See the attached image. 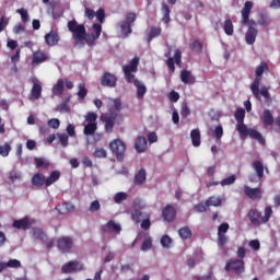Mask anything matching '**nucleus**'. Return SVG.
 Returning a JSON list of instances; mask_svg holds the SVG:
<instances>
[{"mask_svg": "<svg viewBox=\"0 0 280 280\" xmlns=\"http://www.w3.org/2000/svg\"><path fill=\"white\" fill-rule=\"evenodd\" d=\"M272 215L273 210L271 206H266V208L264 209V217L262 212L259 211L258 208H250V210H248L247 212V219L249 220L250 224L256 228H259L262 224H267Z\"/></svg>", "mask_w": 280, "mask_h": 280, "instance_id": "nucleus-1", "label": "nucleus"}, {"mask_svg": "<svg viewBox=\"0 0 280 280\" xmlns=\"http://www.w3.org/2000/svg\"><path fill=\"white\" fill-rule=\"evenodd\" d=\"M97 131V122H88L83 128L84 136H93Z\"/></svg>", "mask_w": 280, "mask_h": 280, "instance_id": "nucleus-37", "label": "nucleus"}, {"mask_svg": "<svg viewBox=\"0 0 280 280\" xmlns=\"http://www.w3.org/2000/svg\"><path fill=\"white\" fill-rule=\"evenodd\" d=\"M246 133H240L242 138L249 136L252 139L257 140L259 144H266V138L262 136L260 131H258L257 129H249L248 126H246Z\"/></svg>", "mask_w": 280, "mask_h": 280, "instance_id": "nucleus-17", "label": "nucleus"}, {"mask_svg": "<svg viewBox=\"0 0 280 280\" xmlns=\"http://www.w3.org/2000/svg\"><path fill=\"white\" fill-rule=\"evenodd\" d=\"M182 59H183V52L180 49H175L174 57L167 58L166 66L172 73L176 71L175 63L177 67L182 68V65H183Z\"/></svg>", "mask_w": 280, "mask_h": 280, "instance_id": "nucleus-12", "label": "nucleus"}, {"mask_svg": "<svg viewBox=\"0 0 280 280\" xmlns=\"http://www.w3.org/2000/svg\"><path fill=\"white\" fill-rule=\"evenodd\" d=\"M43 88L39 83H33L31 89V96L30 98L33 101L39 100L42 96Z\"/></svg>", "mask_w": 280, "mask_h": 280, "instance_id": "nucleus-30", "label": "nucleus"}, {"mask_svg": "<svg viewBox=\"0 0 280 280\" xmlns=\"http://www.w3.org/2000/svg\"><path fill=\"white\" fill-rule=\"evenodd\" d=\"M102 233H120L121 232V225L119 223L114 222L113 220L107 221L105 225H102L101 228Z\"/></svg>", "mask_w": 280, "mask_h": 280, "instance_id": "nucleus-18", "label": "nucleus"}, {"mask_svg": "<svg viewBox=\"0 0 280 280\" xmlns=\"http://www.w3.org/2000/svg\"><path fill=\"white\" fill-rule=\"evenodd\" d=\"M224 270L226 272H232L236 276H241L242 273L245 272L246 267H245V261L241 259H230L225 267Z\"/></svg>", "mask_w": 280, "mask_h": 280, "instance_id": "nucleus-9", "label": "nucleus"}, {"mask_svg": "<svg viewBox=\"0 0 280 280\" xmlns=\"http://www.w3.org/2000/svg\"><path fill=\"white\" fill-rule=\"evenodd\" d=\"M190 114H191V110H190L188 104L187 103H183L182 104V108H180V116L183 118H188L190 116Z\"/></svg>", "mask_w": 280, "mask_h": 280, "instance_id": "nucleus-56", "label": "nucleus"}, {"mask_svg": "<svg viewBox=\"0 0 280 280\" xmlns=\"http://www.w3.org/2000/svg\"><path fill=\"white\" fill-rule=\"evenodd\" d=\"M236 120V130L240 135H247V125L245 124L246 110L243 107L236 108L234 113Z\"/></svg>", "mask_w": 280, "mask_h": 280, "instance_id": "nucleus-10", "label": "nucleus"}, {"mask_svg": "<svg viewBox=\"0 0 280 280\" xmlns=\"http://www.w3.org/2000/svg\"><path fill=\"white\" fill-rule=\"evenodd\" d=\"M229 243V236L226 234H218V246L224 247Z\"/></svg>", "mask_w": 280, "mask_h": 280, "instance_id": "nucleus-58", "label": "nucleus"}, {"mask_svg": "<svg viewBox=\"0 0 280 280\" xmlns=\"http://www.w3.org/2000/svg\"><path fill=\"white\" fill-rule=\"evenodd\" d=\"M101 119L103 122H105V131L113 132L116 122V116L114 114L102 115Z\"/></svg>", "mask_w": 280, "mask_h": 280, "instance_id": "nucleus-20", "label": "nucleus"}, {"mask_svg": "<svg viewBox=\"0 0 280 280\" xmlns=\"http://www.w3.org/2000/svg\"><path fill=\"white\" fill-rule=\"evenodd\" d=\"M60 42V35L56 31L45 34V43L49 47L57 46Z\"/></svg>", "mask_w": 280, "mask_h": 280, "instance_id": "nucleus-19", "label": "nucleus"}, {"mask_svg": "<svg viewBox=\"0 0 280 280\" xmlns=\"http://www.w3.org/2000/svg\"><path fill=\"white\" fill-rule=\"evenodd\" d=\"M145 215H149V212H142L141 210H133V212L131 214V219L133 222L139 224L141 221H143Z\"/></svg>", "mask_w": 280, "mask_h": 280, "instance_id": "nucleus-38", "label": "nucleus"}, {"mask_svg": "<svg viewBox=\"0 0 280 280\" xmlns=\"http://www.w3.org/2000/svg\"><path fill=\"white\" fill-rule=\"evenodd\" d=\"M118 27H119V31H120V37L122 39L125 38H128L129 35L132 34V25H130L128 22L126 21H120L118 22Z\"/></svg>", "mask_w": 280, "mask_h": 280, "instance_id": "nucleus-21", "label": "nucleus"}, {"mask_svg": "<svg viewBox=\"0 0 280 280\" xmlns=\"http://www.w3.org/2000/svg\"><path fill=\"white\" fill-rule=\"evenodd\" d=\"M162 14H163V18H162V22L164 24H170L171 22V9H170V5L166 4V3H162Z\"/></svg>", "mask_w": 280, "mask_h": 280, "instance_id": "nucleus-36", "label": "nucleus"}, {"mask_svg": "<svg viewBox=\"0 0 280 280\" xmlns=\"http://www.w3.org/2000/svg\"><path fill=\"white\" fill-rule=\"evenodd\" d=\"M160 243L163 248L170 249L173 245V240L171 238V236H167V234H164L161 237Z\"/></svg>", "mask_w": 280, "mask_h": 280, "instance_id": "nucleus-44", "label": "nucleus"}, {"mask_svg": "<svg viewBox=\"0 0 280 280\" xmlns=\"http://www.w3.org/2000/svg\"><path fill=\"white\" fill-rule=\"evenodd\" d=\"M47 125L52 129H59L60 120L58 118H50L48 119Z\"/></svg>", "mask_w": 280, "mask_h": 280, "instance_id": "nucleus-61", "label": "nucleus"}, {"mask_svg": "<svg viewBox=\"0 0 280 280\" xmlns=\"http://www.w3.org/2000/svg\"><path fill=\"white\" fill-rule=\"evenodd\" d=\"M57 136L61 147L67 148L69 145V136L67 133H57Z\"/></svg>", "mask_w": 280, "mask_h": 280, "instance_id": "nucleus-53", "label": "nucleus"}, {"mask_svg": "<svg viewBox=\"0 0 280 280\" xmlns=\"http://www.w3.org/2000/svg\"><path fill=\"white\" fill-rule=\"evenodd\" d=\"M237 180L236 175H230L220 182L222 187L234 185Z\"/></svg>", "mask_w": 280, "mask_h": 280, "instance_id": "nucleus-47", "label": "nucleus"}, {"mask_svg": "<svg viewBox=\"0 0 280 280\" xmlns=\"http://www.w3.org/2000/svg\"><path fill=\"white\" fill-rule=\"evenodd\" d=\"M190 139L195 148H199L201 145V131L199 128L191 129Z\"/></svg>", "mask_w": 280, "mask_h": 280, "instance_id": "nucleus-29", "label": "nucleus"}, {"mask_svg": "<svg viewBox=\"0 0 280 280\" xmlns=\"http://www.w3.org/2000/svg\"><path fill=\"white\" fill-rule=\"evenodd\" d=\"M230 230V224L229 223H221L218 228V235H225Z\"/></svg>", "mask_w": 280, "mask_h": 280, "instance_id": "nucleus-62", "label": "nucleus"}, {"mask_svg": "<svg viewBox=\"0 0 280 280\" xmlns=\"http://www.w3.org/2000/svg\"><path fill=\"white\" fill-rule=\"evenodd\" d=\"M73 247V240L71 236H60L57 241V248L62 254L70 253Z\"/></svg>", "mask_w": 280, "mask_h": 280, "instance_id": "nucleus-13", "label": "nucleus"}, {"mask_svg": "<svg viewBox=\"0 0 280 280\" xmlns=\"http://www.w3.org/2000/svg\"><path fill=\"white\" fill-rule=\"evenodd\" d=\"M47 237L46 232L42 228H33V238L36 241H45Z\"/></svg>", "mask_w": 280, "mask_h": 280, "instance_id": "nucleus-39", "label": "nucleus"}, {"mask_svg": "<svg viewBox=\"0 0 280 280\" xmlns=\"http://www.w3.org/2000/svg\"><path fill=\"white\" fill-rule=\"evenodd\" d=\"M92 31H93V34L95 35V37L100 38L101 35H102V32H103V26L102 24L100 23H94L92 25Z\"/></svg>", "mask_w": 280, "mask_h": 280, "instance_id": "nucleus-57", "label": "nucleus"}, {"mask_svg": "<svg viewBox=\"0 0 280 280\" xmlns=\"http://www.w3.org/2000/svg\"><path fill=\"white\" fill-rule=\"evenodd\" d=\"M224 33L228 36H233L234 35V24L231 19H226L224 21V26H223Z\"/></svg>", "mask_w": 280, "mask_h": 280, "instance_id": "nucleus-40", "label": "nucleus"}, {"mask_svg": "<svg viewBox=\"0 0 280 280\" xmlns=\"http://www.w3.org/2000/svg\"><path fill=\"white\" fill-rule=\"evenodd\" d=\"M222 199L220 197H209L206 201V207H221Z\"/></svg>", "mask_w": 280, "mask_h": 280, "instance_id": "nucleus-43", "label": "nucleus"}, {"mask_svg": "<svg viewBox=\"0 0 280 280\" xmlns=\"http://www.w3.org/2000/svg\"><path fill=\"white\" fill-rule=\"evenodd\" d=\"M46 61H49V57L40 51V50H37V51H34L33 52V57H32V63L33 65H40V63H44Z\"/></svg>", "mask_w": 280, "mask_h": 280, "instance_id": "nucleus-27", "label": "nucleus"}, {"mask_svg": "<svg viewBox=\"0 0 280 280\" xmlns=\"http://www.w3.org/2000/svg\"><path fill=\"white\" fill-rule=\"evenodd\" d=\"M78 97L79 100H84L88 96L89 90L85 88V83H80L78 85Z\"/></svg>", "mask_w": 280, "mask_h": 280, "instance_id": "nucleus-45", "label": "nucleus"}, {"mask_svg": "<svg viewBox=\"0 0 280 280\" xmlns=\"http://www.w3.org/2000/svg\"><path fill=\"white\" fill-rule=\"evenodd\" d=\"M140 63V58L135 56L128 65L122 67L125 80L129 84H136V81H139L133 73L138 72V67Z\"/></svg>", "mask_w": 280, "mask_h": 280, "instance_id": "nucleus-5", "label": "nucleus"}, {"mask_svg": "<svg viewBox=\"0 0 280 280\" xmlns=\"http://www.w3.org/2000/svg\"><path fill=\"white\" fill-rule=\"evenodd\" d=\"M252 168L254 170L256 175L254 173H250V175H248L249 183H258L262 180V178L265 177V171L267 174H269L268 166H265L264 162H261L260 160H255L254 162H252Z\"/></svg>", "mask_w": 280, "mask_h": 280, "instance_id": "nucleus-6", "label": "nucleus"}, {"mask_svg": "<svg viewBox=\"0 0 280 280\" xmlns=\"http://www.w3.org/2000/svg\"><path fill=\"white\" fill-rule=\"evenodd\" d=\"M177 218V210L171 203H167L165 208L162 209V219L165 222H174Z\"/></svg>", "mask_w": 280, "mask_h": 280, "instance_id": "nucleus-15", "label": "nucleus"}, {"mask_svg": "<svg viewBox=\"0 0 280 280\" xmlns=\"http://www.w3.org/2000/svg\"><path fill=\"white\" fill-rule=\"evenodd\" d=\"M213 136L218 139L221 140L222 137L224 136V130H223V126L219 125L215 127L214 131H213Z\"/></svg>", "mask_w": 280, "mask_h": 280, "instance_id": "nucleus-60", "label": "nucleus"}, {"mask_svg": "<svg viewBox=\"0 0 280 280\" xmlns=\"http://www.w3.org/2000/svg\"><path fill=\"white\" fill-rule=\"evenodd\" d=\"M95 15L100 24H103L105 22L106 13L104 8L97 9Z\"/></svg>", "mask_w": 280, "mask_h": 280, "instance_id": "nucleus-55", "label": "nucleus"}, {"mask_svg": "<svg viewBox=\"0 0 280 280\" xmlns=\"http://www.w3.org/2000/svg\"><path fill=\"white\" fill-rule=\"evenodd\" d=\"M148 148V140L143 136H138L135 141V149L137 152L142 153L145 152Z\"/></svg>", "mask_w": 280, "mask_h": 280, "instance_id": "nucleus-28", "label": "nucleus"}, {"mask_svg": "<svg viewBox=\"0 0 280 280\" xmlns=\"http://www.w3.org/2000/svg\"><path fill=\"white\" fill-rule=\"evenodd\" d=\"M22 265L19 260L16 259H10L8 262H5V267L7 268H20Z\"/></svg>", "mask_w": 280, "mask_h": 280, "instance_id": "nucleus-64", "label": "nucleus"}, {"mask_svg": "<svg viewBox=\"0 0 280 280\" xmlns=\"http://www.w3.org/2000/svg\"><path fill=\"white\" fill-rule=\"evenodd\" d=\"M133 85L137 88V98L142 100L148 92L145 84L140 80H136Z\"/></svg>", "mask_w": 280, "mask_h": 280, "instance_id": "nucleus-33", "label": "nucleus"}, {"mask_svg": "<svg viewBox=\"0 0 280 280\" xmlns=\"http://www.w3.org/2000/svg\"><path fill=\"white\" fill-rule=\"evenodd\" d=\"M162 35V27L160 26H149L148 33H147V42L150 43L154 38H158Z\"/></svg>", "mask_w": 280, "mask_h": 280, "instance_id": "nucleus-25", "label": "nucleus"}, {"mask_svg": "<svg viewBox=\"0 0 280 280\" xmlns=\"http://www.w3.org/2000/svg\"><path fill=\"white\" fill-rule=\"evenodd\" d=\"M61 177L60 171H51L48 177H45L43 173H35L31 179V184L34 187H50L55 183H57Z\"/></svg>", "mask_w": 280, "mask_h": 280, "instance_id": "nucleus-2", "label": "nucleus"}, {"mask_svg": "<svg viewBox=\"0 0 280 280\" xmlns=\"http://www.w3.org/2000/svg\"><path fill=\"white\" fill-rule=\"evenodd\" d=\"M103 88L115 89L117 86L118 77L109 71H104L100 78Z\"/></svg>", "mask_w": 280, "mask_h": 280, "instance_id": "nucleus-11", "label": "nucleus"}, {"mask_svg": "<svg viewBox=\"0 0 280 280\" xmlns=\"http://www.w3.org/2000/svg\"><path fill=\"white\" fill-rule=\"evenodd\" d=\"M93 156L96 158V159H106L107 158V151L104 148H95Z\"/></svg>", "mask_w": 280, "mask_h": 280, "instance_id": "nucleus-54", "label": "nucleus"}, {"mask_svg": "<svg viewBox=\"0 0 280 280\" xmlns=\"http://www.w3.org/2000/svg\"><path fill=\"white\" fill-rule=\"evenodd\" d=\"M128 199L127 192H116L114 196V202L117 205H120L121 202L126 201Z\"/></svg>", "mask_w": 280, "mask_h": 280, "instance_id": "nucleus-52", "label": "nucleus"}, {"mask_svg": "<svg viewBox=\"0 0 280 280\" xmlns=\"http://www.w3.org/2000/svg\"><path fill=\"white\" fill-rule=\"evenodd\" d=\"M262 122L266 127H270L275 124V116L270 109L262 112Z\"/></svg>", "mask_w": 280, "mask_h": 280, "instance_id": "nucleus-31", "label": "nucleus"}, {"mask_svg": "<svg viewBox=\"0 0 280 280\" xmlns=\"http://www.w3.org/2000/svg\"><path fill=\"white\" fill-rule=\"evenodd\" d=\"M98 115L95 112H88L85 115V121L88 124H97Z\"/></svg>", "mask_w": 280, "mask_h": 280, "instance_id": "nucleus-50", "label": "nucleus"}, {"mask_svg": "<svg viewBox=\"0 0 280 280\" xmlns=\"http://www.w3.org/2000/svg\"><path fill=\"white\" fill-rule=\"evenodd\" d=\"M244 194L254 201L261 200L264 197V190L260 187L252 188V186H244Z\"/></svg>", "mask_w": 280, "mask_h": 280, "instance_id": "nucleus-14", "label": "nucleus"}, {"mask_svg": "<svg viewBox=\"0 0 280 280\" xmlns=\"http://www.w3.org/2000/svg\"><path fill=\"white\" fill-rule=\"evenodd\" d=\"M151 214H144V218L142 219L141 223H140V228L142 230H150L151 229Z\"/></svg>", "mask_w": 280, "mask_h": 280, "instance_id": "nucleus-46", "label": "nucleus"}, {"mask_svg": "<svg viewBox=\"0 0 280 280\" xmlns=\"http://www.w3.org/2000/svg\"><path fill=\"white\" fill-rule=\"evenodd\" d=\"M180 81L184 84L194 85L196 83V77L191 73L190 70H182L180 71Z\"/></svg>", "mask_w": 280, "mask_h": 280, "instance_id": "nucleus-22", "label": "nucleus"}, {"mask_svg": "<svg viewBox=\"0 0 280 280\" xmlns=\"http://www.w3.org/2000/svg\"><path fill=\"white\" fill-rule=\"evenodd\" d=\"M109 149H110L112 153L116 156V160L118 162H122L125 160L127 147L122 140L114 139L109 143Z\"/></svg>", "mask_w": 280, "mask_h": 280, "instance_id": "nucleus-8", "label": "nucleus"}, {"mask_svg": "<svg viewBox=\"0 0 280 280\" xmlns=\"http://www.w3.org/2000/svg\"><path fill=\"white\" fill-rule=\"evenodd\" d=\"M34 164L36 168L43 170H47L51 165L49 160H46V158H34Z\"/></svg>", "mask_w": 280, "mask_h": 280, "instance_id": "nucleus-34", "label": "nucleus"}, {"mask_svg": "<svg viewBox=\"0 0 280 280\" xmlns=\"http://www.w3.org/2000/svg\"><path fill=\"white\" fill-rule=\"evenodd\" d=\"M98 39V37H96V35L94 33H88L85 31V35H84V39H83V46H85V44L89 47H93L95 46V42Z\"/></svg>", "mask_w": 280, "mask_h": 280, "instance_id": "nucleus-35", "label": "nucleus"}, {"mask_svg": "<svg viewBox=\"0 0 280 280\" xmlns=\"http://www.w3.org/2000/svg\"><path fill=\"white\" fill-rule=\"evenodd\" d=\"M191 51L196 54H202L203 51V44L199 39H194L190 44Z\"/></svg>", "mask_w": 280, "mask_h": 280, "instance_id": "nucleus-41", "label": "nucleus"}, {"mask_svg": "<svg viewBox=\"0 0 280 280\" xmlns=\"http://www.w3.org/2000/svg\"><path fill=\"white\" fill-rule=\"evenodd\" d=\"M101 210V203L97 199L95 201H92L89 207V211L94 213Z\"/></svg>", "mask_w": 280, "mask_h": 280, "instance_id": "nucleus-59", "label": "nucleus"}, {"mask_svg": "<svg viewBox=\"0 0 280 280\" xmlns=\"http://www.w3.org/2000/svg\"><path fill=\"white\" fill-rule=\"evenodd\" d=\"M137 21V14L135 12H128L126 14V23L130 24L132 26V24Z\"/></svg>", "mask_w": 280, "mask_h": 280, "instance_id": "nucleus-63", "label": "nucleus"}, {"mask_svg": "<svg viewBox=\"0 0 280 280\" xmlns=\"http://www.w3.org/2000/svg\"><path fill=\"white\" fill-rule=\"evenodd\" d=\"M68 31L72 34V39L75 45L84 47L86 27L84 24H79L77 20H70L67 23Z\"/></svg>", "mask_w": 280, "mask_h": 280, "instance_id": "nucleus-3", "label": "nucleus"}, {"mask_svg": "<svg viewBox=\"0 0 280 280\" xmlns=\"http://www.w3.org/2000/svg\"><path fill=\"white\" fill-rule=\"evenodd\" d=\"M178 235L180 238L183 240H189L192 237V231L190 230V228L185 226V228H180L178 230Z\"/></svg>", "mask_w": 280, "mask_h": 280, "instance_id": "nucleus-42", "label": "nucleus"}, {"mask_svg": "<svg viewBox=\"0 0 280 280\" xmlns=\"http://www.w3.org/2000/svg\"><path fill=\"white\" fill-rule=\"evenodd\" d=\"M65 92V80L58 79L57 82L51 88V94L54 96L61 97Z\"/></svg>", "mask_w": 280, "mask_h": 280, "instance_id": "nucleus-26", "label": "nucleus"}, {"mask_svg": "<svg viewBox=\"0 0 280 280\" xmlns=\"http://www.w3.org/2000/svg\"><path fill=\"white\" fill-rule=\"evenodd\" d=\"M152 246H153L152 237H151V236H148V237L143 241V243H142V245H141V250H142V252H149V250L152 248Z\"/></svg>", "mask_w": 280, "mask_h": 280, "instance_id": "nucleus-51", "label": "nucleus"}, {"mask_svg": "<svg viewBox=\"0 0 280 280\" xmlns=\"http://www.w3.org/2000/svg\"><path fill=\"white\" fill-rule=\"evenodd\" d=\"M11 151L12 147L10 143L5 142L4 144L0 145V155L2 158H8Z\"/></svg>", "mask_w": 280, "mask_h": 280, "instance_id": "nucleus-48", "label": "nucleus"}, {"mask_svg": "<svg viewBox=\"0 0 280 280\" xmlns=\"http://www.w3.org/2000/svg\"><path fill=\"white\" fill-rule=\"evenodd\" d=\"M147 182V171L144 168H140L138 173H136L133 177L135 185H143Z\"/></svg>", "mask_w": 280, "mask_h": 280, "instance_id": "nucleus-32", "label": "nucleus"}, {"mask_svg": "<svg viewBox=\"0 0 280 280\" xmlns=\"http://www.w3.org/2000/svg\"><path fill=\"white\" fill-rule=\"evenodd\" d=\"M12 226L18 230H28L31 228L28 217H23V219H16L15 221H13Z\"/></svg>", "mask_w": 280, "mask_h": 280, "instance_id": "nucleus-24", "label": "nucleus"}, {"mask_svg": "<svg viewBox=\"0 0 280 280\" xmlns=\"http://www.w3.org/2000/svg\"><path fill=\"white\" fill-rule=\"evenodd\" d=\"M258 36V30L255 26H249L246 34L245 40L247 45H254Z\"/></svg>", "mask_w": 280, "mask_h": 280, "instance_id": "nucleus-23", "label": "nucleus"}, {"mask_svg": "<svg viewBox=\"0 0 280 280\" xmlns=\"http://www.w3.org/2000/svg\"><path fill=\"white\" fill-rule=\"evenodd\" d=\"M253 9H254V2L245 1L244 7L241 11V14H242L241 24L247 25L248 28L257 26V22L255 20L249 19Z\"/></svg>", "mask_w": 280, "mask_h": 280, "instance_id": "nucleus-7", "label": "nucleus"}, {"mask_svg": "<svg viewBox=\"0 0 280 280\" xmlns=\"http://www.w3.org/2000/svg\"><path fill=\"white\" fill-rule=\"evenodd\" d=\"M269 71V65L266 61H261L255 70V79L250 84V91L256 100L261 101L260 96V84L265 72Z\"/></svg>", "mask_w": 280, "mask_h": 280, "instance_id": "nucleus-4", "label": "nucleus"}, {"mask_svg": "<svg viewBox=\"0 0 280 280\" xmlns=\"http://www.w3.org/2000/svg\"><path fill=\"white\" fill-rule=\"evenodd\" d=\"M84 269L83 265L79 262L78 260L69 261L61 267L62 273H73L79 272Z\"/></svg>", "mask_w": 280, "mask_h": 280, "instance_id": "nucleus-16", "label": "nucleus"}, {"mask_svg": "<svg viewBox=\"0 0 280 280\" xmlns=\"http://www.w3.org/2000/svg\"><path fill=\"white\" fill-rule=\"evenodd\" d=\"M16 13L21 16V21L23 23L30 22L28 11L24 8L16 9Z\"/></svg>", "mask_w": 280, "mask_h": 280, "instance_id": "nucleus-49", "label": "nucleus"}]
</instances>
